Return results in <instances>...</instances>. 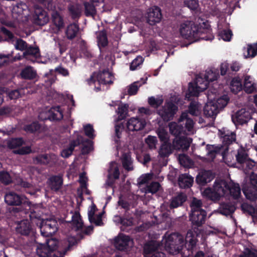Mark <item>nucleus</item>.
<instances>
[{
	"instance_id": "nucleus-48",
	"label": "nucleus",
	"mask_w": 257,
	"mask_h": 257,
	"mask_svg": "<svg viewBox=\"0 0 257 257\" xmlns=\"http://www.w3.org/2000/svg\"><path fill=\"white\" fill-rule=\"evenodd\" d=\"M230 87L231 91L234 93H237L242 89L241 81L240 79L233 78L230 82Z\"/></svg>"
},
{
	"instance_id": "nucleus-29",
	"label": "nucleus",
	"mask_w": 257,
	"mask_h": 257,
	"mask_svg": "<svg viewBox=\"0 0 257 257\" xmlns=\"http://www.w3.org/2000/svg\"><path fill=\"white\" fill-rule=\"evenodd\" d=\"M63 117V111L60 106L53 107L49 111L48 118L51 120H60Z\"/></svg>"
},
{
	"instance_id": "nucleus-25",
	"label": "nucleus",
	"mask_w": 257,
	"mask_h": 257,
	"mask_svg": "<svg viewBox=\"0 0 257 257\" xmlns=\"http://www.w3.org/2000/svg\"><path fill=\"white\" fill-rule=\"evenodd\" d=\"M217 77L218 76L210 70L206 72L204 79L199 77L198 78L200 79V82L203 85V87L201 88L202 90H206L208 87L209 83L217 80Z\"/></svg>"
},
{
	"instance_id": "nucleus-7",
	"label": "nucleus",
	"mask_w": 257,
	"mask_h": 257,
	"mask_svg": "<svg viewBox=\"0 0 257 257\" xmlns=\"http://www.w3.org/2000/svg\"><path fill=\"white\" fill-rule=\"evenodd\" d=\"M178 109V106L172 102H166L164 105L158 110V114L164 121H169L173 119Z\"/></svg>"
},
{
	"instance_id": "nucleus-61",
	"label": "nucleus",
	"mask_w": 257,
	"mask_h": 257,
	"mask_svg": "<svg viewBox=\"0 0 257 257\" xmlns=\"http://www.w3.org/2000/svg\"><path fill=\"white\" fill-rule=\"evenodd\" d=\"M238 257H257V250L246 247Z\"/></svg>"
},
{
	"instance_id": "nucleus-56",
	"label": "nucleus",
	"mask_w": 257,
	"mask_h": 257,
	"mask_svg": "<svg viewBox=\"0 0 257 257\" xmlns=\"http://www.w3.org/2000/svg\"><path fill=\"white\" fill-rule=\"evenodd\" d=\"M255 89L256 84L254 83H251L245 78L243 84V90L244 91L249 94L253 92L255 90Z\"/></svg>"
},
{
	"instance_id": "nucleus-4",
	"label": "nucleus",
	"mask_w": 257,
	"mask_h": 257,
	"mask_svg": "<svg viewBox=\"0 0 257 257\" xmlns=\"http://www.w3.org/2000/svg\"><path fill=\"white\" fill-rule=\"evenodd\" d=\"M242 191L248 199L253 201L257 198V174L250 175L249 182L242 185Z\"/></svg>"
},
{
	"instance_id": "nucleus-2",
	"label": "nucleus",
	"mask_w": 257,
	"mask_h": 257,
	"mask_svg": "<svg viewBox=\"0 0 257 257\" xmlns=\"http://www.w3.org/2000/svg\"><path fill=\"white\" fill-rule=\"evenodd\" d=\"M5 201L8 205L15 206L10 209L11 213L23 212L27 214L31 209V202L24 196L13 191H10L5 195Z\"/></svg>"
},
{
	"instance_id": "nucleus-58",
	"label": "nucleus",
	"mask_w": 257,
	"mask_h": 257,
	"mask_svg": "<svg viewBox=\"0 0 257 257\" xmlns=\"http://www.w3.org/2000/svg\"><path fill=\"white\" fill-rule=\"evenodd\" d=\"M68 10L73 19L79 18L80 14L78 8L72 4H69L68 7Z\"/></svg>"
},
{
	"instance_id": "nucleus-37",
	"label": "nucleus",
	"mask_w": 257,
	"mask_h": 257,
	"mask_svg": "<svg viewBox=\"0 0 257 257\" xmlns=\"http://www.w3.org/2000/svg\"><path fill=\"white\" fill-rule=\"evenodd\" d=\"M29 56H32L37 58L40 57V53L38 47H33L32 46H28L26 51L23 53V56L28 58Z\"/></svg>"
},
{
	"instance_id": "nucleus-32",
	"label": "nucleus",
	"mask_w": 257,
	"mask_h": 257,
	"mask_svg": "<svg viewBox=\"0 0 257 257\" xmlns=\"http://www.w3.org/2000/svg\"><path fill=\"white\" fill-rule=\"evenodd\" d=\"M184 123H177L175 122H172L169 124L170 133L176 137L180 136L183 133L184 130Z\"/></svg>"
},
{
	"instance_id": "nucleus-14",
	"label": "nucleus",
	"mask_w": 257,
	"mask_h": 257,
	"mask_svg": "<svg viewBox=\"0 0 257 257\" xmlns=\"http://www.w3.org/2000/svg\"><path fill=\"white\" fill-rule=\"evenodd\" d=\"M146 125L145 119L138 117H132L128 120L126 127L130 131H139L143 130Z\"/></svg>"
},
{
	"instance_id": "nucleus-45",
	"label": "nucleus",
	"mask_w": 257,
	"mask_h": 257,
	"mask_svg": "<svg viewBox=\"0 0 257 257\" xmlns=\"http://www.w3.org/2000/svg\"><path fill=\"white\" fill-rule=\"evenodd\" d=\"M98 45L99 47L104 48L108 45V39L105 31H100L97 37Z\"/></svg>"
},
{
	"instance_id": "nucleus-3",
	"label": "nucleus",
	"mask_w": 257,
	"mask_h": 257,
	"mask_svg": "<svg viewBox=\"0 0 257 257\" xmlns=\"http://www.w3.org/2000/svg\"><path fill=\"white\" fill-rule=\"evenodd\" d=\"M180 33L182 38L193 42L194 38L200 37L206 39L197 32V26L192 21H187L182 23L180 28Z\"/></svg>"
},
{
	"instance_id": "nucleus-31",
	"label": "nucleus",
	"mask_w": 257,
	"mask_h": 257,
	"mask_svg": "<svg viewBox=\"0 0 257 257\" xmlns=\"http://www.w3.org/2000/svg\"><path fill=\"white\" fill-rule=\"evenodd\" d=\"M192 142V139L191 138L186 137H182L179 138L176 140V145L178 149L187 151L190 147Z\"/></svg>"
},
{
	"instance_id": "nucleus-30",
	"label": "nucleus",
	"mask_w": 257,
	"mask_h": 257,
	"mask_svg": "<svg viewBox=\"0 0 257 257\" xmlns=\"http://www.w3.org/2000/svg\"><path fill=\"white\" fill-rule=\"evenodd\" d=\"M186 200L187 196L186 194L183 193H180L172 198L170 207L171 208H177L179 206H182Z\"/></svg>"
},
{
	"instance_id": "nucleus-63",
	"label": "nucleus",
	"mask_w": 257,
	"mask_h": 257,
	"mask_svg": "<svg viewBox=\"0 0 257 257\" xmlns=\"http://www.w3.org/2000/svg\"><path fill=\"white\" fill-rule=\"evenodd\" d=\"M144 61L143 57L141 56L137 57L131 63L130 69L132 71L136 70L140 65H141Z\"/></svg>"
},
{
	"instance_id": "nucleus-11",
	"label": "nucleus",
	"mask_w": 257,
	"mask_h": 257,
	"mask_svg": "<svg viewBox=\"0 0 257 257\" xmlns=\"http://www.w3.org/2000/svg\"><path fill=\"white\" fill-rule=\"evenodd\" d=\"M147 22L150 25L154 26L161 22L162 14L161 9L157 6L150 8L146 14Z\"/></svg>"
},
{
	"instance_id": "nucleus-22",
	"label": "nucleus",
	"mask_w": 257,
	"mask_h": 257,
	"mask_svg": "<svg viewBox=\"0 0 257 257\" xmlns=\"http://www.w3.org/2000/svg\"><path fill=\"white\" fill-rule=\"evenodd\" d=\"M31 230V225L30 222L27 219L21 221L18 223L16 227L17 232L23 235H28Z\"/></svg>"
},
{
	"instance_id": "nucleus-28",
	"label": "nucleus",
	"mask_w": 257,
	"mask_h": 257,
	"mask_svg": "<svg viewBox=\"0 0 257 257\" xmlns=\"http://www.w3.org/2000/svg\"><path fill=\"white\" fill-rule=\"evenodd\" d=\"M51 16L52 22L58 30H60L64 28L65 24L63 18L59 12H53Z\"/></svg>"
},
{
	"instance_id": "nucleus-8",
	"label": "nucleus",
	"mask_w": 257,
	"mask_h": 257,
	"mask_svg": "<svg viewBox=\"0 0 257 257\" xmlns=\"http://www.w3.org/2000/svg\"><path fill=\"white\" fill-rule=\"evenodd\" d=\"M57 225L55 219L42 220L40 225L41 235L44 237L52 236L58 230Z\"/></svg>"
},
{
	"instance_id": "nucleus-6",
	"label": "nucleus",
	"mask_w": 257,
	"mask_h": 257,
	"mask_svg": "<svg viewBox=\"0 0 257 257\" xmlns=\"http://www.w3.org/2000/svg\"><path fill=\"white\" fill-rule=\"evenodd\" d=\"M112 77V74L108 70H103L98 72H93L87 81L90 85L94 84L96 81L99 84H111L113 83Z\"/></svg>"
},
{
	"instance_id": "nucleus-49",
	"label": "nucleus",
	"mask_w": 257,
	"mask_h": 257,
	"mask_svg": "<svg viewBox=\"0 0 257 257\" xmlns=\"http://www.w3.org/2000/svg\"><path fill=\"white\" fill-rule=\"evenodd\" d=\"M72 221L73 225L76 227L77 230L82 228L83 223L79 213L75 212L72 216Z\"/></svg>"
},
{
	"instance_id": "nucleus-55",
	"label": "nucleus",
	"mask_w": 257,
	"mask_h": 257,
	"mask_svg": "<svg viewBox=\"0 0 257 257\" xmlns=\"http://www.w3.org/2000/svg\"><path fill=\"white\" fill-rule=\"evenodd\" d=\"M14 52L12 51L11 53L8 54H0V58H6L8 59V63L10 62L13 63L14 62L17 61L18 60H21L23 57H24L23 55L21 56L19 54L18 55L13 56Z\"/></svg>"
},
{
	"instance_id": "nucleus-60",
	"label": "nucleus",
	"mask_w": 257,
	"mask_h": 257,
	"mask_svg": "<svg viewBox=\"0 0 257 257\" xmlns=\"http://www.w3.org/2000/svg\"><path fill=\"white\" fill-rule=\"evenodd\" d=\"M160 141L164 143L169 142V137L167 132L163 128L159 129L157 132Z\"/></svg>"
},
{
	"instance_id": "nucleus-51",
	"label": "nucleus",
	"mask_w": 257,
	"mask_h": 257,
	"mask_svg": "<svg viewBox=\"0 0 257 257\" xmlns=\"http://www.w3.org/2000/svg\"><path fill=\"white\" fill-rule=\"evenodd\" d=\"M12 178L9 173L6 171H0V182L8 185L12 182Z\"/></svg>"
},
{
	"instance_id": "nucleus-42",
	"label": "nucleus",
	"mask_w": 257,
	"mask_h": 257,
	"mask_svg": "<svg viewBox=\"0 0 257 257\" xmlns=\"http://www.w3.org/2000/svg\"><path fill=\"white\" fill-rule=\"evenodd\" d=\"M128 105L121 104L119 105L116 112L118 114L117 120L120 121L125 118L128 113Z\"/></svg>"
},
{
	"instance_id": "nucleus-46",
	"label": "nucleus",
	"mask_w": 257,
	"mask_h": 257,
	"mask_svg": "<svg viewBox=\"0 0 257 257\" xmlns=\"http://www.w3.org/2000/svg\"><path fill=\"white\" fill-rule=\"evenodd\" d=\"M229 101V98L228 95L224 94L218 98L214 103L217 106V108L220 110L226 106Z\"/></svg>"
},
{
	"instance_id": "nucleus-40",
	"label": "nucleus",
	"mask_w": 257,
	"mask_h": 257,
	"mask_svg": "<svg viewBox=\"0 0 257 257\" xmlns=\"http://www.w3.org/2000/svg\"><path fill=\"white\" fill-rule=\"evenodd\" d=\"M121 162L122 166L125 170L128 171L133 170V167L132 166L133 161L132 160L131 157L129 154L126 153L123 154L121 159Z\"/></svg>"
},
{
	"instance_id": "nucleus-19",
	"label": "nucleus",
	"mask_w": 257,
	"mask_h": 257,
	"mask_svg": "<svg viewBox=\"0 0 257 257\" xmlns=\"http://www.w3.org/2000/svg\"><path fill=\"white\" fill-rule=\"evenodd\" d=\"M159 243L156 240H150L146 242L144 246L143 253L145 257L151 256L156 252L159 251Z\"/></svg>"
},
{
	"instance_id": "nucleus-16",
	"label": "nucleus",
	"mask_w": 257,
	"mask_h": 257,
	"mask_svg": "<svg viewBox=\"0 0 257 257\" xmlns=\"http://www.w3.org/2000/svg\"><path fill=\"white\" fill-rule=\"evenodd\" d=\"M131 242L130 236L121 235L115 238L114 245L115 248L120 251H126L129 248Z\"/></svg>"
},
{
	"instance_id": "nucleus-57",
	"label": "nucleus",
	"mask_w": 257,
	"mask_h": 257,
	"mask_svg": "<svg viewBox=\"0 0 257 257\" xmlns=\"http://www.w3.org/2000/svg\"><path fill=\"white\" fill-rule=\"evenodd\" d=\"M191 212L195 210H203L202 208V202L201 200L197 199L196 198H193L190 204Z\"/></svg>"
},
{
	"instance_id": "nucleus-15",
	"label": "nucleus",
	"mask_w": 257,
	"mask_h": 257,
	"mask_svg": "<svg viewBox=\"0 0 257 257\" xmlns=\"http://www.w3.org/2000/svg\"><path fill=\"white\" fill-rule=\"evenodd\" d=\"M55 246L51 247L48 243L46 244L40 243L37 248L36 252L39 257H55Z\"/></svg>"
},
{
	"instance_id": "nucleus-62",
	"label": "nucleus",
	"mask_w": 257,
	"mask_h": 257,
	"mask_svg": "<svg viewBox=\"0 0 257 257\" xmlns=\"http://www.w3.org/2000/svg\"><path fill=\"white\" fill-rule=\"evenodd\" d=\"M28 46V44L26 41L21 38L17 39L15 48L16 50L20 51H26Z\"/></svg>"
},
{
	"instance_id": "nucleus-1",
	"label": "nucleus",
	"mask_w": 257,
	"mask_h": 257,
	"mask_svg": "<svg viewBox=\"0 0 257 257\" xmlns=\"http://www.w3.org/2000/svg\"><path fill=\"white\" fill-rule=\"evenodd\" d=\"M197 239L193 232H187L185 239L179 233H174L168 236L166 246L173 252L181 253L184 257H190L193 254Z\"/></svg>"
},
{
	"instance_id": "nucleus-64",
	"label": "nucleus",
	"mask_w": 257,
	"mask_h": 257,
	"mask_svg": "<svg viewBox=\"0 0 257 257\" xmlns=\"http://www.w3.org/2000/svg\"><path fill=\"white\" fill-rule=\"evenodd\" d=\"M247 56L251 58L254 57L257 55V42L247 46Z\"/></svg>"
},
{
	"instance_id": "nucleus-50",
	"label": "nucleus",
	"mask_w": 257,
	"mask_h": 257,
	"mask_svg": "<svg viewBox=\"0 0 257 257\" xmlns=\"http://www.w3.org/2000/svg\"><path fill=\"white\" fill-rule=\"evenodd\" d=\"M204 195L212 201L219 200L221 198L220 194L214 189L210 188L206 189L204 191Z\"/></svg>"
},
{
	"instance_id": "nucleus-52",
	"label": "nucleus",
	"mask_w": 257,
	"mask_h": 257,
	"mask_svg": "<svg viewBox=\"0 0 257 257\" xmlns=\"http://www.w3.org/2000/svg\"><path fill=\"white\" fill-rule=\"evenodd\" d=\"M115 137L114 141L115 144L118 145L120 143V138L121 135V131L123 129L124 126L122 123H117L115 125Z\"/></svg>"
},
{
	"instance_id": "nucleus-21",
	"label": "nucleus",
	"mask_w": 257,
	"mask_h": 257,
	"mask_svg": "<svg viewBox=\"0 0 257 257\" xmlns=\"http://www.w3.org/2000/svg\"><path fill=\"white\" fill-rule=\"evenodd\" d=\"M206 149L207 151V156L211 158L212 160H214L217 154H220L222 155V153L224 150L223 146L222 145H209L208 144L206 146Z\"/></svg>"
},
{
	"instance_id": "nucleus-38",
	"label": "nucleus",
	"mask_w": 257,
	"mask_h": 257,
	"mask_svg": "<svg viewBox=\"0 0 257 257\" xmlns=\"http://www.w3.org/2000/svg\"><path fill=\"white\" fill-rule=\"evenodd\" d=\"M235 157L237 163L240 164H244L248 159V155L246 150L242 147L238 149Z\"/></svg>"
},
{
	"instance_id": "nucleus-47",
	"label": "nucleus",
	"mask_w": 257,
	"mask_h": 257,
	"mask_svg": "<svg viewBox=\"0 0 257 257\" xmlns=\"http://www.w3.org/2000/svg\"><path fill=\"white\" fill-rule=\"evenodd\" d=\"M161 188V184L158 182L153 181L147 184L146 187V192L154 194L157 192Z\"/></svg>"
},
{
	"instance_id": "nucleus-5",
	"label": "nucleus",
	"mask_w": 257,
	"mask_h": 257,
	"mask_svg": "<svg viewBox=\"0 0 257 257\" xmlns=\"http://www.w3.org/2000/svg\"><path fill=\"white\" fill-rule=\"evenodd\" d=\"M206 216L207 212L205 210H195L190 214L189 219L196 236L201 233V230L198 227L202 226L205 223Z\"/></svg>"
},
{
	"instance_id": "nucleus-59",
	"label": "nucleus",
	"mask_w": 257,
	"mask_h": 257,
	"mask_svg": "<svg viewBox=\"0 0 257 257\" xmlns=\"http://www.w3.org/2000/svg\"><path fill=\"white\" fill-rule=\"evenodd\" d=\"M188 112L192 115H198L200 113L198 104L195 102H191L188 106Z\"/></svg>"
},
{
	"instance_id": "nucleus-54",
	"label": "nucleus",
	"mask_w": 257,
	"mask_h": 257,
	"mask_svg": "<svg viewBox=\"0 0 257 257\" xmlns=\"http://www.w3.org/2000/svg\"><path fill=\"white\" fill-rule=\"evenodd\" d=\"M218 36L224 41H230L232 36V32L230 29H223L219 32Z\"/></svg>"
},
{
	"instance_id": "nucleus-27",
	"label": "nucleus",
	"mask_w": 257,
	"mask_h": 257,
	"mask_svg": "<svg viewBox=\"0 0 257 257\" xmlns=\"http://www.w3.org/2000/svg\"><path fill=\"white\" fill-rule=\"evenodd\" d=\"M236 209L234 204L230 202L222 203L220 204L218 211L221 214L227 216L232 215Z\"/></svg>"
},
{
	"instance_id": "nucleus-24",
	"label": "nucleus",
	"mask_w": 257,
	"mask_h": 257,
	"mask_svg": "<svg viewBox=\"0 0 257 257\" xmlns=\"http://www.w3.org/2000/svg\"><path fill=\"white\" fill-rule=\"evenodd\" d=\"M219 111L217 106L215 105L213 102L207 103L203 108L204 114L207 117H215Z\"/></svg>"
},
{
	"instance_id": "nucleus-36",
	"label": "nucleus",
	"mask_w": 257,
	"mask_h": 257,
	"mask_svg": "<svg viewBox=\"0 0 257 257\" xmlns=\"http://www.w3.org/2000/svg\"><path fill=\"white\" fill-rule=\"evenodd\" d=\"M41 125L38 121H34L32 123L25 125L24 130L28 133L34 134L40 133Z\"/></svg>"
},
{
	"instance_id": "nucleus-17",
	"label": "nucleus",
	"mask_w": 257,
	"mask_h": 257,
	"mask_svg": "<svg viewBox=\"0 0 257 257\" xmlns=\"http://www.w3.org/2000/svg\"><path fill=\"white\" fill-rule=\"evenodd\" d=\"M214 178V176L210 170H204L199 173L196 178V182L200 186H205Z\"/></svg>"
},
{
	"instance_id": "nucleus-18",
	"label": "nucleus",
	"mask_w": 257,
	"mask_h": 257,
	"mask_svg": "<svg viewBox=\"0 0 257 257\" xmlns=\"http://www.w3.org/2000/svg\"><path fill=\"white\" fill-rule=\"evenodd\" d=\"M203 87L202 82L199 78L196 79L195 83L190 82L189 83L188 92L186 93V96L190 97L192 96H198L200 92H202L205 90H202Z\"/></svg>"
},
{
	"instance_id": "nucleus-35",
	"label": "nucleus",
	"mask_w": 257,
	"mask_h": 257,
	"mask_svg": "<svg viewBox=\"0 0 257 257\" xmlns=\"http://www.w3.org/2000/svg\"><path fill=\"white\" fill-rule=\"evenodd\" d=\"M84 14L86 17H94L96 15V6L97 4H94L92 3L84 2Z\"/></svg>"
},
{
	"instance_id": "nucleus-34",
	"label": "nucleus",
	"mask_w": 257,
	"mask_h": 257,
	"mask_svg": "<svg viewBox=\"0 0 257 257\" xmlns=\"http://www.w3.org/2000/svg\"><path fill=\"white\" fill-rule=\"evenodd\" d=\"M79 30V26L75 23L68 25L66 30V35L67 39L73 40L76 37Z\"/></svg>"
},
{
	"instance_id": "nucleus-20",
	"label": "nucleus",
	"mask_w": 257,
	"mask_h": 257,
	"mask_svg": "<svg viewBox=\"0 0 257 257\" xmlns=\"http://www.w3.org/2000/svg\"><path fill=\"white\" fill-rule=\"evenodd\" d=\"M48 184L51 190L57 192L61 189L63 185L62 177L60 176L53 175L49 178Z\"/></svg>"
},
{
	"instance_id": "nucleus-39",
	"label": "nucleus",
	"mask_w": 257,
	"mask_h": 257,
	"mask_svg": "<svg viewBox=\"0 0 257 257\" xmlns=\"http://www.w3.org/2000/svg\"><path fill=\"white\" fill-rule=\"evenodd\" d=\"M172 153L171 144L169 142L162 143L159 151V154L161 157H168Z\"/></svg>"
},
{
	"instance_id": "nucleus-23",
	"label": "nucleus",
	"mask_w": 257,
	"mask_h": 257,
	"mask_svg": "<svg viewBox=\"0 0 257 257\" xmlns=\"http://www.w3.org/2000/svg\"><path fill=\"white\" fill-rule=\"evenodd\" d=\"M178 181L180 188L186 189L189 188L192 186L194 180L192 177L185 173L179 176Z\"/></svg>"
},
{
	"instance_id": "nucleus-33",
	"label": "nucleus",
	"mask_w": 257,
	"mask_h": 257,
	"mask_svg": "<svg viewBox=\"0 0 257 257\" xmlns=\"http://www.w3.org/2000/svg\"><path fill=\"white\" fill-rule=\"evenodd\" d=\"M21 75L25 79L32 80L36 78L37 72L32 66H27L22 70Z\"/></svg>"
},
{
	"instance_id": "nucleus-53",
	"label": "nucleus",
	"mask_w": 257,
	"mask_h": 257,
	"mask_svg": "<svg viewBox=\"0 0 257 257\" xmlns=\"http://www.w3.org/2000/svg\"><path fill=\"white\" fill-rule=\"evenodd\" d=\"M109 175H111L115 180L118 179L119 177V171L115 162L110 163Z\"/></svg>"
},
{
	"instance_id": "nucleus-9",
	"label": "nucleus",
	"mask_w": 257,
	"mask_h": 257,
	"mask_svg": "<svg viewBox=\"0 0 257 257\" xmlns=\"http://www.w3.org/2000/svg\"><path fill=\"white\" fill-rule=\"evenodd\" d=\"M221 138H222L223 151L222 156L223 160H225L229 150V146L236 141V134L234 132L229 130L220 131Z\"/></svg>"
},
{
	"instance_id": "nucleus-12",
	"label": "nucleus",
	"mask_w": 257,
	"mask_h": 257,
	"mask_svg": "<svg viewBox=\"0 0 257 257\" xmlns=\"http://www.w3.org/2000/svg\"><path fill=\"white\" fill-rule=\"evenodd\" d=\"M32 20L36 25L44 26L47 23L49 18L47 12L41 7L37 6L34 8Z\"/></svg>"
},
{
	"instance_id": "nucleus-43",
	"label": "nucleus",
	"mask_w": 257,
	"mask_h": 257,
	"mask_svg": "<svg viewBox=\"0 0 257 257\" xmlns=\"http://www.w3.org/2000/svg\"><path fill=\"white\" fill-rule=\"evenodd\" d=\"M24 144L22 138H14L10 139L7 142V146L11 149H15L22 146Z\"/></svg>"
},
{
	"instance_id": "nucleus-13",
	"label": "nucleus",
	"mask_w": 257,
	"mask_h": 257,
	"mask_svg": "<svg viewBox=\"0 0 257 257\" xmlns=\"http://www.w3.org/2000/svg\"><path fill=\"white\" fill-rule=\"evenodd\" d=\"M34 161L38 164L52 166L58 161V156L54 154H40L36 156Z\"/></svg>"
},
{
	"instance_id": "nucleus-44",
	"label": "nucleus",
	"mask_w": 257,
	"mask_h": 257,
	"mask_svg": "<svg viewBox=\"0 0 257 257\" xmlns=\"http://www.w3.org/2000/svg\"><path fill=\"white\" fill-rule=\"evenodd\" d=\"M0 32L5 36L4 41L13 43L15 37L14 34L4 27H1Z\"/></svg>"
},
{
	"instance_id": "nucleus-26",
	"label": "nucleus",
	"mask_w": 257,
	"mask_h": 257,
	"mask_svg": "<svg viewBox=\"0 0 257 257\" xmlns=\"http://www.w3.org/2000/svg\"><path fill=\"white\" fill-rule=\"evenodd\" d=\"M223 184L224 185V187L229 191L230 196L233 199H237L240 197L241 189L238 184L233 183L229 186L226 183L223 182Z\"/></svg>"
},
{
	"instance_id": "nucleus-10",
	"label": "nucleus",
	"mask_w": 257,
	"mask_h": 257,
	"mask_svg": "<svg viewBox=\"0 0 257 257\" xmlns=\"http://www.w3.org/2000/svg\"><path fill=\"white\" fill-rule=\"evenodd\" d=\"M251 118V111L245 108L238 110L231 115V120L236 126L246 124Z\"/></svg>"
},
{
	"instance_id": "nucleus-41",
	"label": "nucleus",
	"mask_w": 257,
	"mask_h": 257,
	"mask_svg": "<svg viewBox=\"0 0 257 257\" xmlns=\"http://www.w3.org/2000/svg\"><path fill=\"white\" fill-rule=\"evenodd\" d=\"M197 32L201 34L202 35H201L203 36V37H205L206 39L196 37L194 38V40H193V42H196L199 40H212L213 39V36L210 33V30L208 29L199 28L197 27Z\"/></svg>"
}]
</instances>
